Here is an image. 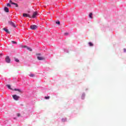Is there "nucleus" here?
Masks as SVG:
<instances>
[{
	"label": "nucleus",
	"instance_id": "1",
	"mask_svg": "<svg viewBox=\"0 0 126 126\" xmlns=\"http://www.w3.org/2000/svg\"><path fill=\"white\" fill-rule=\"evenodd\" d=\"M6 87H8V88L10 90H14V91H18L19 93H22V91H21V90L17 89H15L14 90H13L12 89V88H11L10 85H6Z\"/></svg>",
	"mask_w": 126,
	"mask_h": 126
},
{
	"label": "nucleus",
	"instance_id": "2",
	"mask_svg": "<svg viewBox=\"0 0 126 126\" xmlns=\"http://www.w3.org/2000/svg\"><path fill=\"white\" fill-rule=\"evenodd\" d=\"M37 15H38V12L37 11L34 12L32 14V15L31 16V18H36Z\"/></svg>",
	"mask_w": 126,
	"mask_h": 126
},
{
	"label": "nucleus",
	"instance_id": "3",
	"mask_svg": "<svg viewBox=\"0 0 126 126\" xmlns=\"http://www.w3.org/2000/svg\"><path fill=\"white\" fill-rule=\"evenodd\" d=\"M13 98L14 99V100H15L16 101H18V99H19V98H20V97L19 96H18L16 94H14L12 95Z\"/></svg>",
	"mask_w": 126,
	"mask_h": 126
},
{
	"label": "nucleus",
	"instance_id": "4",
	"mask_svg": "<svg viewBox=\"0 0 126 126\" xmlns=\"http://www.w3.org/2000/svg\"><path fill=\"white\" fill-rule=\"evenodd\" d=\"M38 26L37 25H32L31 26V29H32V30H36Z\"/></svg>",
	"mask_w": 126,
	"mask_h": 126
},
{
	"label": "nucleus",
	"instance_id": "5",
	"mask_svg": "<svg viewBox=\"0 0 126 126\" xmlns=\"http://www.w3.org/2000/svg\"><path fill=\"white\" fill-rule=\"evenodd\" d=\"M8 23H9V24H10V25H11L14 28H16V26H15V24L14 23H13V22H11V21H9Z\"/></svg>",
	"mask_w": 126,
	"mask_h": 126
},
{
	"label": "nucleus",
	"instance_id": "6",
	"mask_svg": "<svg viewBox=\"0 0 126 126\" xmlns=\"http://www.w3.org/2000/svg\"><path fill=\"white\" fill-rule=\"evenodd\" d=\"M5 61L7 63H10V58L9 56H6L5 58Z\"/></svg>",
	"mask_w": 126,
	"mask_h": 126
},
{
	"label": "nucleus",
	"instance_id": "7",
	"mask_svg": "<svg viewBox=\"0 0 126 126\" xmlns=\"http://www.w3.org/2000/svg\"><path fill=\"white\" fill-rule=\"evenodd\" d=\"M23 17H29V18H31V16L29 14L23 13Z\"/></svg>",
	"mask_w": 126,
	"mask_h": 126
},
{
	"label": "nucleus",
	"instance_id": "8",
	"mask_svg": "<svg viewBox=\"0 0 126 126\" xmlns=\"http://www.w3.org/2000/svg\"><path fill=\"white\" fill-rule=\"evenodd\" d=\"M9 2L11 4H14V5H16V7H18V4L16 3L13 2L12 1H11V0H9Z\"/></svg>",
	"mask_w": 126,
	"mask_h": 126
},
{
	"label": "nucleus",
	"instance_id": "9",
	"mask_svg": "<svg viewBox=\"0 0 126 126\" xmlns=\"http://www.w3.org/2000/svg\"><path fill=\"white\" fill-rule=\"evenodd\" d=\"M4 10L5 12H9V9L7 7H4Z\"/></svg>",
	"mask_w": 126,
	"mask_h": 126
},
{
	"label": "nucleus",
	"instance_id": "10",
	"mask_svg": "<svg viewBox=\"0 0 126 126\" xmlns=\"http://www.w3.org/2000/svg\"><path fill=\"white\" fill-rule=\"evenodd\" d=\"M37 59H38L39 61H43V60H45V58L42 57L38 56L37 57Z\"/></svg>",
	"mask_w": 126,
	"mask_h": 126
},
{
	"label": "nucleus",
	"instance_id": "11",
	"mask_svg": "<svg viewBox=\"0 0 126 126\" xmlns=\"http://www.w3.org/2000/svg\"><path fill=\"white\" fill-rule=\"evenodd\" d=\"M3 30H4V31L6 32V33H8V34H9V33H10V32H9V31H8V30H7V29H5V28H3Z\"/></svg>",
	"mask_w": 126,
	"mask_h": 126
},
{
	"label": "nucleus",
	"instance_id": "12",
	"mask_svg": "<svg viewBox=\"0 0 126 126\" xmlns=\"http://www.w3.org/2000/svg\"><path fill=\"white\" fill-rule=\"evenodd\" d=\"M92 15H93V14L92 13H90V14H89V17L90 18H93V17H92Z\"/></svg>",
	"mask_w": 126,
	"mask_h": 126
},
{
	"label": "nucleus",
	"instance_id": "13",
	"mask_svg": "<svg viewBox=\"0 0 126 126\" xmlns=\"http://www.w3.org/2000/svg\"><path fill=\"white\" fill-rule=\"evenodd\" d=\"M89 45L90 47H93V43L92 42H89Z\"/></svg>",
	"mask_w": 126,
	"mask_h": 126
},
{
	"label": "nucleus",
	"instance_id": "14",
	"mask_svg": "<svg viewBox=\"0 0 126 126\" xmlns=\"http://www.w3.org/2000/svg\"><path fill=\"white\" fill-rule=\"evenodd\" d=\"M27 50H28L29 51H30V52H32V49L31 48L28 47H27Z\"/></svg>",
	"mask_w": 126,
	"mask_h": 126
},
{
	"label": "nucleus",
	"instance_id": "15",
	"mask_svg": "<svg viewBox=\"0 0 126 126\" xmlns=\"http://www.w3.org/2000/svg\"><path fill=\"white\" fill-rule=\"evenodd\" d=\"M56 24H58V25H60L61 24V22H60V21H58L57 22H56Z\"/></svg>",
	"mask_w": 126,
	"mask_h": 126
},
{
	"label": "nucleus",
	"instance_id": "16",
	"mask_svg": "<svg viewBox=\"0 0 126 126\" xmlns=\"http://www.w3.org/2000/svg\"><path fill=\"white\" fill-rule=\"evenodd\" d=\"M15 61L16 62V63H19V60L17 58H15Z\"/></svg>",
	"mask_w": 126,
	"mask_h": 126
},
{
	"label": "nucleus",
	"instance_id": "17",
	"mask_svg": "<svg viewBox=\"0 0 126 126\" xmlns=\"http://www.w3.org/2000/svg\"><path fill=\"white\" fill-rule=\"evenodd\" d=\"M30 77H34V76H35V75H34L33 74H30Z\"/></svg>",
	"mask_w": 126,
	"mask_h": 126
},
{
	"label": "nucleus",
	"instance_id": "18",
	"mask_svg": "<svg viewBox=\"0 0 126 126\" xmlns=\"http://www.w3.org/2000/svg\"><path fill=\"white\" fill-rule=\"evenodd\" d=\"M11 42L13 44H17V42H15V41H12Z\"/></svg>",
	"mask_w": 126,
	"mask_h": 126
},
{
	"label": "nucleus",
	"instance_id": "19",
	"mask_svg": "<svg viewBox=\"0 0 126 126\" xmlns=\"http://www.w3.org/2000/svg\"><path fill=\"white\" fill-rule=\"evenodd\" d=\"M45 99H50V96H45Z\"/></svg>",
	"mask_w": 126,
	"mask_h": 126
},
{
	"label": "nucleus",
	"instance_id": "20",
	"mask_svg": "<svg viewBox=\"0 0 126 126\" xmlns=\"http://www.w3.org/2000/svg\"><path fill=\"white\" fill-rule=\"evenodd\" d=\"M7 6H9V7H10V6H11V5H10V4H9V3H8L7 4Z\"/></svg>",
	"mask_w": 126,
	"mask_h": 126
},
{
	"label": "nucleus",
	"instance_id": "21",
	"mask_svg": "<svg viewBox=\"0 0 126 126\" xmlns=\"http://www.w3.org/2000/svg\"><path fill=\"white\" fill-rule=\"evenodd\" d=\"M17 116H18V117H20V114H19V113H17Z\"/></svg>",
	"mask_w": 126,
	"mask_h": 126
},
{
	"label": "nucleus",
	"instance_id": "22",
	"mask_svg": "<svg viewBox=\"0 0 126 126\" xmlns=\"http://www.w3.org/2000/svg\"><path fill=\"white\" fill-rule=\"evenodd\" d=\"M64 35H68V32H65V33H64Z\"/></svg>",
	"mask_w": 126,
	"mask_h": 126
},
{
	"label": "nucleus",
	"instance_id": "23",
	"mask_svg": "<svg viewBox=\"0 0 126 126\" xmlns=\"http://www.w3.org/2000/svg\"><path fill=\"white\" fill-rule=\"evenodd\" d=\"M82 99H84V95H82Z\"/></svg>",
	"mask_w": 126,
	"mask_h": 126
},
{
	"label": "nucleus",
	"instance_id": "24",
	"mask_svg": "<svg viewBox=\"0 0 126 126\" xmlns=\"http://www.w3.org/2000/svg\"><path fill=\"white\" fill-rule=\"evenodd\" d=\"M24 48H28V47H27V46H26V45H25L24 46Z\"/></svg>",
	"mask_w": 126,
	"mask_h": 126
},
{
	"label": "nucleus",
	"instance_id": "25",
	"mask_svg": "<svg viewBox=\"0 0 126 126\" xmlns=\"http://www.w3.org/2000/svg\"><path fill=\"white\" fill-rule=\"evenodd\" d=\"M124 52H126V49H124Z\"/></svg>",
	"mask_w": 126,
	"mask_h": 126
},
{
	"label": "nucleus",
	"instance_id": "26",
	"mask_svg": "<svg viewBox=\"0 0 126 126\" xmlns=\"http://www.w3.org/2000/svg\"><path fill=\"white\" fill-rule=\"evenodd\" d=\"M40 54H38V56H40Z\"/></svg>",
	"mask_w": 126,
	"mask_h": 126
},
{
	"label": "nucleus",
	"instance_id": "27",
	"mask_svg": "<svg viewBox=\"0 0 126 126\" xmlns=\"http://www.w3.org/2000/svg\"><path fill=\"white\" fill-rule=\"evenodd\" d=\"M15 7H16V5H15Z\"/></svg>",
	"mask_w": 126,
	"mask_h": 126
}]
</instances>
